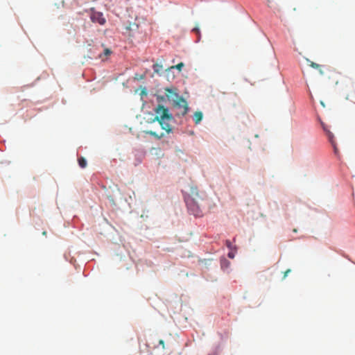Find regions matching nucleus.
<instances>
[{
	"label": "nucleus",
	"mask_w": 355,
	"mask_h": 355,
	"mask_svg": "<svg viewBox=\"0 0 355 355\" xmlns=\"http://www.w3.org/2000/svg\"><path fill=\"white\" fill-rule=\"evenodd\" d=\"M185 202L189 211L196 217L204 215L206 200L199 196L196 188H191V194L186 197Z\"/></svg>",
	"instance_id": "nucleus-1"
},
{
	"label": "nucleus",
	"mask_w": 355,
	"mask_h": 355,
	"mask_svg": "<svg viewBox=\"0 0 355 355\" xmlns=\"http://www.w3.org/2000/svg\"><path fill=\"white\" fill-rule=\"evenodd\" d=\"M154 111L155 117L153 119V121H158L163 130H166L167 133L171 132L172 128L168 121L173 119V116L169 113L168 109L162 105H158Z\"/></svg>",
	"instance_id": "nucleus-2"
},
{
	"label": "nucleus",
	"mask_w": 355,
	"mask_h": 355,
	"mask_svg": "<svg viewBox=\"0 0 355 355\" xmlns=\"http://www.w3.org/2000/svg\"><path fill=\"white\" fill-rule=\"evenodd\" d=\"M174 108L178 110L177 116H183L189 112V105L187 101L182 96L178 101L172 104Z\"/></svg>",
	"instance_id": "nucleus-3"
},
{
	"label": "nucleus",
	"mask_w": 355,
	"mask_h": 355,
	"mask_svg": "<svg viewBox=\"0 0 355 355\" xmlns=\"http://www.w3.org/2000/svg\"><path fill=\"white\" fill-rule=\"evenodd\" d=\"M164 90L166 97L172 104L182 97L178 94V89L175 87H166Z\"/></svg>",
	"instance_id": "nucleus-4"
},
{
	"label": "nucleus",
	"mask_w": 355,
	"mask_h": 355,
	"mask_svg": "<svg viewBox=\"0 0 355 355\" xmlns=\"http://www.w3.org/2000/svg\"><path fill=\"white\" fill-rule=\"evenodd\" d=\"M322 128H323L324 130L327 133L328 137H329V140H330V141H331V144H332V145H333V146H334V153H335V154H336V155H337V154L338 153V148H337V147L336 146V145H335V144H334V141H333V137H334V136H333L332 133H331V132H330L329 130H327L326 127L324 126V125L322 123Z\"/></svg>",
	"instance_id": "nucleus-5"
},
{
	"label": "nucleus",
	"mask_w": 355,
	"mask_h": 355,
	"mask_svg": "<svg viewBox=\"0 0 355 355\" xmlns=\"http://www.w3.org/2000/svg\"><path fill=\"white\" fill-rule=\"evenodd\" d=\"M203 114L200 111H197L193 114V120L196 124H198L202 119Z\"/></svg>",
	"instance_id": "nucleus-6"
},
{
	"label": "nucleus",
	"mask_w": 355,
	"mask_h": 355,
	"mask_svg": "<svg viewBox=\"0 0 355 355\" xmlns=\"http://www.w3.org/2000/svg\"><path fill=\"white\" fill-rule=\"evenodd\" d=\"M153 69L155 73H159L163 69V66L160 64L155 63L153 65Z\"/></svg>",
	"instance_id": "nucleus-7"
},
{
	"label": "nucleus",
	"mask_w": 355,
	"mask_h": 355,
	"mask_svg": "<svg viewBox=\"0 0 355 355\" xmlns=\"http://www.w3.org/2000/svg\"><path fill=\"white\" fill-rule=\"evenodd\" d=\"M125 28L127 31H135L138 30L139 26L135 23H132V24H130L129 26H127L125 27Z\"/></svg>",
	"instance_id": "nucleus-8"
},
{
	"label": "nucleus",
	"mask_w": 355,
	"mask_h": 355,
	"mask_svg": "<svg viewBox=\"0 0 355 355\" xmlns=\"http://www.w3.org/2000/svg\"><path fill=\"white\" fill-rule=\"evenodd\" d=\"M79 166L84 168L87 166V161L83 157H80L78 159Z\"/></svg>",
	"instance_id": "nucleus-9"
},
{
	"label": "nucleus",
	"mask_w": 355,
	"mask_h": 355,
	"mask_svg": "<svg viewBox=\"0 0 355 355\" xmlns=\"http://www.w3.org/2000/svg\"><path fill=\"white\" fill-rule=\"evenodd\" d=\"M309 62H310L309 65L311 67L317 69H319V71H320V74H323L324 73V72L322 71V70L320 68V64H318L317 63H315L313 62L309 61Z\"/></svg>",
	"instance_id": "nucleus-10"
},
{
	"label": "nucleus",
	"mask_w": 355,
	"mask_h": 355,
	"mask_svg": "<svg viewBox=\"0 0 355 355\" xmlns=\"http://www.w3.org/2000/svg\"><path fill=\"white\" fill-rule=\"evenodd\" d=\"M93 21H96L95 16L92 17ZM100 24L103 25L105 23V19L102 16V15H98V17L96 19Z\"/></svg>",
	"instance_id": "nucleus-11"
},
{
	"label": "nucleus",
	"mask_w": 355,
	"mask_h": 355,
	"mask_svg": "<svg viewBox=\"0 0 355 355\" xmlns=\"http://www.w3.org/2000/svg\"><path fill=\"white\" fill-rule=\"evenodd\" d=\"M184 66V64L183 62H180L179 64H176V65L170 67L168 69V70H171V69H176L179 70V71H181Z\"/></svg>",
	"instance_id": "nucleus-12"
},
{
	"label": "nucleus",
	"mask_w": 355,
	"mask_h": 355,
	"mask_svg": "<svg viewBox=\"0 0 355 355\" xmlns=\"http://www.w3.org/2000/svg\"><path fill=\"white\" fill-rule=\"evenodd\" d=\"M146 133L151 136L155 137L157 139H161L164 136L163 134H162L161 135H159L155 132L152 131V130L147 131Z\"/></svg>",
	"instance_id": "nucleus-13"
},
{
	"label": "nucleus",
	"mask_w": 355,
	"mask_h": 355,
	"mask_svg": "<svg viewBox=\"0 0 355 355\" xmlns=\"http://www.w3.org/2000/svg\"><path fill=\"white\" fill-rule=\"evenodd\" d=\"M230 265V263L228 261H227L226 259L223 260L221 262L222 268H223L224 267L227 268Z\"/></svg>",
	"instance_id": "nucleus-14"
},
{
	"label": "nucleus",
	"mask_w": 355,
	"mask_h": 355,
	"mask_svg": "<svg viewBox=\"0 0 355 355\" xmlns=\"http://www.w3.org/2000/svg\"><path fill=\"white\" fill-rule=\"evenodd\" d=\"M103 53H104V55H105V56H107V55H110V54H111V51H110V49H105L104 50Z\"/></svg>",
	"instance_id": "nucleus-15"
},
{
	"label": "nucleus",
	"mask_w": 355,
	"mask_h": 355,
	"mask_svg": "<svg viewBox=\"0 0 355 355\" xmlns=\"http://www.w3.org/2000/svg\"><path fill=\"white\" fill-rule=\"evenodd\" d=\"M234 256H235V254H234V252H230L228 253V257L230 258V259H234Z\"/></svg>",
	"instance_id": "nucleus-16"
},
{
	"label": "nucleus",
	"mask_w": 355,
	"mask_h": 355,
	"mask_svg": "<svg viewBox=\"0 0 355 355\" xmlns=\"http://www.w3.org/2000/svg\"><path fill=\"white\" fill-rule=\"evenodd\" d=\"M164 100H165V97H164V96H157V101H158L159 102H162V101H164Z\"/></svg>",
	"instance_id": "nucleus-17"
},
{
	"label": "nucleus",
	"mask_w": 355,
	"mask_h": 355,
	"mask_svg": "<svg viewBox=\"0 0 355 355\" xmlns=\"http://www.w3.org/2000/svg\"><path fill=\"white\" fill-rule=\"evenodd\" d=\"M193 31L196 33L197 35L200 34V30L198 27H195L193 28Z\"/></svg>",
	"instance_id": "nucleus-18"
},
{
	"label": "nucleus",
	"mask_w": 355,
	"mask_h": 355,
	"mask_svg": "<svg viewBox=\"0 0 355 355\" xmlns=\"http://www.w3.org/2000/svg\"><path fill=\"white\" fill-rule=\"evenodd\" d=\"M226 245L228 248L232 249V243L230 241H226Z\"/></svg>",
	"instance_id": "nucleus-19"
},
{
	"label": "nucleus",
	"mask_w": 355,
	"mask_h": 355,
	"mask_svg": "<svg viewBox=\"0 0 355 355\" xmlns=\"http://www.w3.org/2000/svg\"><path fill=\"white\" fill-rule=\"evenodd\" d=\"M159 344L161 345L162 346V348L164 349L165 348V345H164V342L163 340H159Z\"/></svg>",
	"instance_id": "nucleus-20"
},
{
	"label": "nucleus",
	"mask_w": 355,
	"mask_h": 355,
	"mask_svg": "<svg viewBox=\"0 0 355 355\" xmlns=\"http://www.w3.org/2000/svg\"><path fill=\"white\" fill-rule=\"evenodd\" d=\"M291 269H288L287 270H286L284 272V279L286 278V277L287 276V275L291 272Z\"/></svg>",
	"instance_id": "nucleus-21"
},
{
	"label": "nucleus",
	"mask_w": 355,
	"mask_h": 355,
	"mask_svg": "<svg viewBox=\"0 0 355 355\" xmlns=\"http://www.w3.org/2000/svg\"><path fill=\"white\" fill-rule=\"evenodd\" d=\"M293 232H297V229H293Z\"/></svg>",
	"instance_id": "nucleus-22"
}]
</instances>
